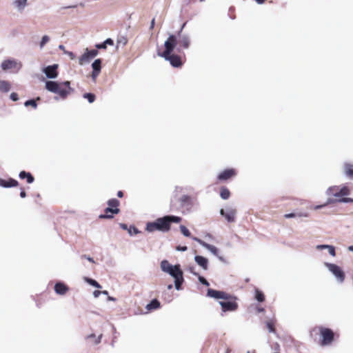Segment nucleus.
<instances>
[{
	"mask_svg": "<svg viewBox=\"0 0 353 353\" xmlns=\"http://www.w3.org/2000/svg\"><path fill=\"white\" fill-rule=\"evenodd\" d=\"M182 219L174 215H165L157 218L154 221L148 222L145 225V230L150 233L159 231L163 233L168 232L171 229L172 223H180Z\"/></svg>",
	"mask_w": 353,
	"mask_h": 353,
	"instance_id": "nucleus-1",
	"label": "nucleus"
},
{
	"mask_svg": "<svg viewBox=\"0 0 353 353\" xmlns=\"http://www.w3.org/2000/svg\"><path fill=\"white\" fill-rule=\"evenodd\" d=\"M160 267L163 272L168 274L174 279L176 290H180L184 281L183 272L181 270V265L179 264L172 265L168 261L163 260L161 262Z\"/></svg>",
	"mask_w": 353,
	"mask_h": 353,
	"instance_id": "nucleus-2",
	"label": "nucleus"
},
{
	"mask_svg": "<svg viewBox=\"0 0 353 353\" xmlns=\"http://www.w3.org/2000/svg\"><path fill=\"white\" fill-rule=\"evenodd\" d=\"M45 88L49 92L58 94L62 99H66L69 94V91L66 89H62L60 84L57 81H47L45 83Z\"/></svg>",
	"mask_w": 353,
	"mask_h": 353,
	"instance_id": "nucleus-3",
	"label": "nucleus"
},
{
	"mask_svg": "<svg viewBox=\"0 0 353 353\" xmlns=\"http://www.w3.org/2000/svg\"><path fill=\"white\" fill-rule=\"evenodd\" d=\"M327 269L334 275L338 283H343L345 281V274L341 267L334 263L325 262L324 263Z\"/></svg>",
	"mask_w": 353,
	"mask_h": 353,
	"instance_id": "nucleus-4",
	"label": "nucleus"
},
{
	"mask_svg": "<svg viewBox=\"0 0 353 353\" xmlns=\"http://www.w3.org/2000/svg\"><path fill=\"white\" fill-rule=\"evenodd\" d=\"M319 330L321 339L320 342L321 345L327 346L330 345L334 341V332L330 328L321 326L319 327Z\"/></svg>",
	"mask_w": 353,
	"mask_h": 353,
	"instance_id": "nucleus-5",
	"label": "nucleus"
},
{
	"mask_svg": "<svg viewBox=\"0 0 353 353\" xmlns=\"http://www.w3.org/2000/svg\"><path fill=\"white\" fill-rule=\"evenodd\" d=\"M177 45V37L174 34H170L164 43L165 50L163 52H158V56L169 55L172 53Z\"/></svg>",
	"mask_w": 353,
	"mask_h": 353,
	"instance_id": "nucleus-6",
	"label": "nucleus"
},
{
	"mask_svg": "<svg viewBox=\"0 0 353 353\" xmlns=\"http://www.w3.org/2000/svg\"><path fill=\"white\" fill-rule=\"evenodd\" d=\"M21 61L15 59H8L2 61L1 68L3 71L14 70V72H18L22 68Z\"/></svg>",
	"mask_w": 353,
	"mask_h": 353,
	"instance_id": "nucleus-7",
	"label": "nucleus"
},
{
	"mask_svg": "<svg viewBox=\"0 0 353 353\" xmlns=\"http://www.w3.org/2000/svg\"><path fill=\"white\" fill-rule=\"evenodd\" d=\"M179 203L182 212H190L194 205V199L190 196L183 194L179 198Z\"/></svg>",
	"mask_w": 353,
	"mask_h": 353,
	"instance_id": "nucleus-8",
	"label": "nucleus"
},
{
	"mask_svg": "<svg viewBox=\"0 0 353 353\" xmlns=\"http://www.w3.org/2000/svg\"><path fill=\"white\" fill-rule=\"evenodd\" d=\"M97 50H88L86 48L84 53L79 58V63L81 65L88 63L90 61L98 55Z\"/></svg>",
	"mask_w": 353,
	"mask_h": 353,
	"instance_id": "nucleus-9",
	"label": "nucleus"
},
{
	"mask_svg": "<svg viewBox=\"0 0 353 353\" xmlns=\"http://www.w3.org/2000/svg\"><path fill=\"white\" fill-rule=\"evenodd\" d=\"M207 295L211 298H214L215 299H223V300H228L230 299H233L232 296L223 292V291H219L216 290L214 289L209 288L207 292Z\"/></svg>",
	"mask_w": 353,
	"mask_h": 353,
	"instance_id": "nucleus-10",
	"label": "nucleus"
},
{
	"mask_svg": "<svg viewBox=\"0 0 353 353\" xmlns=\"http://www.w3.org/2000/svg\"><path fill=\"white\" fill-rule=\"evenodd\" d=\"M176 37H179V41H177V43H179L178 52H181V48L188 49L190 46V37L188 34H182L181 30L178 32Z\"/></svg>",
	"mask_w": 353,
	"mask_h": 353,
	"instance_id": "nucleus-11",
	"label": "nucleus"
},
{
	"mask_svg": "<svg viewBox=\"0 0 353 353\" xmlns=\"http://www.w3.org/2000/svg\"><path fill=\"white\" fill-rule=\"evenodd\" d=\"M192 239L196 242H198L202 247L207 249L208 251H210L213 255L217 256L219 260L223 261V259L222 256H219V250L214 245H210L203 241H202L200 239H198L197 237H193Z\"/></svg>",
	"mask_w": 353,
	"mask_h": 353,
	"instance_id": "nucleus-12",
	"label": "nucleus"
},
{
	"mask_svg": "<svg viewBox=\"0 0 353 353\" xmlns=\"http://www.w3.org/2000/svg\"><path fill=\"white\" fill-rule=\"evenodd\" d=\"M231 299H232L225 301H220L219 302L223 312H233L238 308V304L234 301H232Z\"/></svg>",
	"mask_w": 353,
	"mask_h": 353,
	"instance_id": "nucleus-13",
	"label": "nucleus"
},
{
	"mask_svg": "<svg viewBox=\"0 0 353 353\" xmlns=\"http://www.w3.org/2000/svg\"><path fill=\"white\" fill-rule=\"evenodd\" d=\"M58 64H53L44 67L42 72L48 79H55L58 76Z\"/></svg>",
	"mask_w": 353,
	"mask_h": 353,
	"instance_id": "nucleus-14",
	"label": "nucleus"
},
{
	"mask_svg": "<svg viewBox=\"0 0 353 353\" xmlns=\"http://www.w3.org/2000/svg\"><path fill=\"white\" fill-rule=\"evenodd\" d=\"M220 214L224 216L228 222L232 223L235 221L236 210L232 208H228L225 210L221 209Z\"/></svg>",
	"mask_w": 353,
	"mask_h": 353,
	"instance_id": "nucleus-15",
	"label": "nucleus"
},
{
	"mask_svg": "<svg viewBox=\"0 0 353 353\" xmlns=\"http://www.w3.org/2000/svg\"><path fill=\"white\" fill-rule=\"evenodd\" d=\"M165 59V61L170 62V65L174 68H179L182 65V61L179 56L170 53L169 55L161 56Z\"/></svg>",
	"mask_w": 353,
	"mask_h": 353,
	"instance_id": "nucleus-16",
	"label": "nucleus"
},
{
	"mask_svg": "<svg viewBox=\"0 0 353 353\" xmlns=\"http://www.w3.org/2000/svg\"><path fill=\"white\" fill-rule=\"evenodd\" d=\"M92 72L91 74L92 79L94 82L96 81V79L101 70V59H97L94 61L92 63Z\"/></svg>",
	"mask_w": 353,
	"mask_h": 353,
	"instance_id": "nucleus-17",
	"label": "nucleus"
},
{
	"mask_svg": "<svg viewBox=\"0 0 353 353\" xmlns=\"http://www.w3.org/2000/svg\"><path fill=\"white\" fill-rule=\"evenodd\" d=\"M236 175V172L234 168L225 169L218 175V179L225 181Z\"/></svg>",
	"mask_w": 353,
	"mask_h": 353,
	"instance_id": "nucleus-18",
	"label": "nucleus"
},
{
	"mask_svg": "<svg viewBox=\"0 0 353 353\" xmlns=\"http://www.w3.org/2000/svg\"><path fill=\"white\" fill-rule=\"evenodd\" d=\"M120 212V210L119 208H112L110 207H108L105 209V214H100L99 216V219H112L113 215L112 214H119Z\"/></svg>",
	"mask_w": 353,
	"mask_h": 353,
	"instance_id": "nucleus-19",
	"label": "nucleus"
},
{
	"mask_svg": "<svg viewBox=\"0 0 353 353\" xmlns=\"http://www.w3.org/2000/svg\"><path fill=\"white\" fill-rule=\"evenodd\" d=\"M12 6L19 12H22L28 5V0H12Z\"/></svg>",
	"mask_w": 353,
	"mask_h": 353,
	"instance_id": "nucleus-20",
	"label": "nucleus"
},
{
	"mask_svg": "<svg viewBox=\"0 0 353 353\" xmlns=\"http://www.w3.org/2000/svg\"><path fill=\"white\" fill-rule=\"evenodd\" d=\"M194 261L196 264L204 270H207L208 269V260L207 258L200 255H196L194 256Z\"/></svg>",
	"mask_w": 353,
	"mask_h": 353,
	"instance_id": "nucleus-21",
	"label": "nucleus"
},
{
	"mask_svg": "<svg viewBox=\"0 0 353 353\" xmlns=\"http://www.w3.org/2000/svg\"><path fill=\"white\" fill-rule=\"evenodd\" d=\"M18 185V181L14 179L10 178L8 180L0 179V186L8 188H12L16 187Z\"/></svg>",
	"mask_w": 353,
	"mask_h": 353,
	"instance_id": "nucleus-22",
	"label": "nucleus"
},
{
	"mask_svg": "<svg viewBox=\"0 0 353 353\" xmlns=\"http://www.w3.org/2000/svg\"><path fill=\"white\" fill-rule=\"evenodd\" d=\"M343 173L346 177H347L350 179H353V164L348 163V162L344 163Z\"/></svg>",
	"mask_w": 353,
	"mask_h": 353,
	"instance_id": "nucleus-23",
	"label": "nucleus"
},
{
	"mask_svg": "<svg viewBox=\"0 0 353 353\" xmlns=\"http://www.w3.org/2000/svg\"><path fill=\"white\" fill-rule=\"evenodd\" d=\"M351 190L349 186L344 185L342 187H339L338 192H336L334 194L335 197H341L343 196H347L350 194Z\"/></svg>",
	"mask_w": 353,
	"mask_h": 353,
	"instance_id": "nucleus-24",
	"label": "nucleus"
},
{
	"mask_svg": "<svg viewBox=\"0 0 353 353\" xmlns=\"http://www.w3.org/2000/svg\"><path fill=\"white\" fill-rule=\"evenodd\" d=\"M68 288L63 283L58 282L54 285V291L60 295L65 294L68 291Z\"/></svg>",
	"mask_w": 353,
	"mask_h": 353,
	"instance_id": "nucleus-25",
	"label": "nucleus"
},
{
	"mask_svg": "<svg viewBox=\"0 0 353 353\" xmlns=\"http://www.w3.org/2000/svg\"><path fill=\"white\" fill-rule=\"evenodd\" d=\"M316 248L319 250L327 249L331 256H335L336 255L335 248L333 245L322 244L316 245Z\"/></svg>",
	"mask_w": 353,
	"mask_h": 353,
	"instance_id": "nucleus-26",
	"label": "nucleus"
},
{
	"mask_svg": "<svg viewBox=\"0 0 353 353\" xmlns=\"http://www.w3.org/2000/svg\"><path fill=\"white\" fill-rule=\"evenodd\" d=\"M19 176L21 179H26L28 183H32L34 182V177L30 172L26 171H21L19 172Z\"/></svg>",
	"mask_w": 353,
	"mask_h": 353,
	"instance_id": "nucleus-27",
	"label": "nucleus"
},
{
	"mask_svg": "<svg viewBox=\"0 0 353 353\" xmlns=\"http://www.w3.org/2000/svg\"><path fill=\"white\" fill-rule=\"evenodd\" d=\"M161 306L160 302L157 299H152L148 304L146 305L145 309L148 311L157 310Z\"/></svg>",
	"mask_w": 353,
	"mask_h": 353,
	"instance_id": "nucleus-28",
	"label": "nucleus"
},
{
	"mask_svg": "<svg viewBox=\"0 0 353 353\" xmlns=\"http://www.w3.org/2000/svg\"><path fill=\"white\" fill-rule=\"evenodd\" d=\"M11 88L10 82L4 80L0 81V91L2 92H8Z\"/></svg>",
	"mask_w": 353,
	"mask_h": 353,
	"instance_id": "nucleus-29",
	"label": "nucleus"
},
{
	"mask_svg": "<svg viewBox=\"0 0 353 353\" xmlns=\"http://www.w3.org/2000/svg\"><path fill=\"white\" fill-rule=\"evenodd\" d=\"M230 192L227 188L222 187L221 188L220 196L223 199H224V200L228 199L230 197Z\"/></svg>",
	"mask_w": 353,
	"mask_h": 353,
	"instance_id": "nucleus-30",
	"label": "nucleus"
},
{
	"mask_svg": "<svg viewBox=\"0 0 353 353\" xmlns=\"http://www.w3.org/2000/svg\"><path fill=\"white\" fill-rule=\"evenodd\" d=\"M120 202L117 199H111L108 201V207L112 208H118Z\"/></svg>",
	"mask_w": 353,
	"mask_h": 353,
	"instance_id": "nucleus-31",
	"label": "nucleus"
},
{
	"mask_svg": "<svg viewBox=\"0 0 353 353\" xmlns=\"http://www.w3.org/2000/svg\"><path fill=\"white\" fill-rule=\"evenodd\" d=\"M255 299L259 301V302H263L265 300V296L263 293V292H261V290H259V289H256L255 290Z\"/></svg>",
	"mask_w": 353,
	"mask_h": 353,
	"instance_id": "nucleus-32",
	"label": "nucleus"
},
{
	"mask_svg": "<svg viewBox=\"0 0 353 353\" xmlns=\"http://www.w3.org/2000/svg\"><path fill=\"white\" fill-rule=\"evenodd\" d=\"M85 281L93 287H95L97 288H101V285L97 281L92 279L85 277Z\"/></svg>",
	"mask_w": 353,
	"mask_h": 353,
	"instance_id": "nucleus-33",
	"label": "nucleus"
},
{
	"mask_svg": "<svg viewBox=\"0 0 353 353\" xmlns=\"http://www.w3.org/2000/svg\"><path fill=\"white\" fill-rule=\"evenodd\" d=\"M296 216H303V217H307L308 216V214L307 213H300L299 214H296L295 213H289V214H285L284 215V217L285 219H291V218H294V217H296Z\"/></svg>",
	"mask_w": 353,
	"mask_h": 353,
	"instance_id": "nucleus-34",
	"label": "nucleus"
},
{
	"mask_svg": "<svg viewBox=\"0 0 353 353\" xmlns=\"http://www.w3.org/2000/svg\"><path fill=\"white\" fill-rule=\"evenodd\" d=\"M83 97L84 99H88V102L90 103H93L95 101V95L92 93H85L83 94Z\"/></svg>",
	"mask_w": 353,
	"mask_h": 353,
	"instance_id": "nucleus-35",
	"label": "nucleus"
},
{
	"mask_svg": "<svg viewBox=\"0 0 353 353\" xmlns=\"http://www.w3.org/2000/svg\"><path fill=\"white\" fill-rule=\"evenodd\" d=\"M338 189H339V186H336V185L331 186L327 189L326 194H327V195H329V196H330V195L334 196L335 192H338Z\"/></svg>",
	"mask_w": 353,
	"mask_h": 353,
	"instance_id": "nucleus-36",
	"label": "nucleus"
},
{
	"mask_svg": "<svg viewBox=\"0 0 353 353\" xmlns=\"http://www.w3.org/2000/svg\"><path fill=\"white\" fill-rule=\"evenodd\" d=\"M179 228H180V230H181V232L186 237H190V235H191V233L189 231V230L183 225H181L179 226Z\"/></svg>",
	"mask_w": 353,
	"mask_h": 353,
	"instance_id": "nucleus-37",
	"label": "nucleus"
},
{
	"mask_svg": "<svg viewBox=\"0 0 353 353\" xmlns=\"http://www.w3.org/2000/svg\"><path fill=\"white\" fill-rule=\"evenodd\" d=\"M50 41V37L48 35H44L41 38V40L39 43V47L41 49H43L45 45Z\"/></svg>",
	"mask_w": 353,
	"mask_h": 353,
	"instance_id": "nucleus-38",
	"label": "nucleus"
},
{
	"mask_svg": "<svg viewBox=\"0 0 353 353\" xmlns=\"http://www.w3.org/2000/svg\"><path fill=\"white\" fill-rule=\"evenodd\" d=\"M24 105L25 106H32L34 109H36L37 107V103L36 102V101L34 99H30V100H27L25 103H24Z\"/></svg>",
	"mask_w": 353,
	"mask_h": 353,
	"instance_id": "nucleus-39",
	"label": "nucleus"
},
{
	"mask_svg": "<svg viewBox=\"0 0 353 353\" xmlns=\"http://www.w3.org/2000/svg\"><path fill=\"white\" fill-rule=\"evenodd\" d=\"M141 232L135 227V226H130L128 229V233L130 235L132 234H139Z\"/></svg>",
	"mask_w": 353,
	"mask_h": 353,
	"instance_id": "nucleus-40",
	"label": "nucleus"
},
{
	"mask_svg": "<svg viewBox=\"0 0 353 353\" xmlns=\"http://www.w3.org/2000/svg\"><path fill=\"white\" fill-rule=\"evenodd\" d=\"M339 203H353V198L343 197L337 200Z\"/></svg>",
	"mask_w": 353,
	"mask_h": 353,
	"instance_id": "nucleus-41",
	"label": "nucleus"
},
{
	"mask_svg": "<svg viewBox=\"0 0 353 353\" xmlns=\"http://www.w3.org/2000/svg\"><path fill=\"white\" fill-rule=\"evenodd\" d=\"M197 276H198V279L201 283H202L203 285H204L205 286H209V285H210L209 282L203 276H202L199 274H198Z\"/></svg>",
	"mask_w": 353,
	"mask_h": 353,
	"instance_id": "nucleus-42",
	"label": "nucleus"
},
{
	"mask_svg": "<svg viewBox=\"0 0 353 353\" xmlns=\"http://www.w3.org/2000/svg\"><path fill=\"white\" fill-rule=\"evenodd\" d=\"M266 326L270 332H275V329L274 327L273 323H272L271 322H267Z\"/></svg>",
	"mask_w": 353,
	"mask_h": 353,
	"instance_id": "nucleus-43",
	"label": "nucleus"
},
{
	"mask_svg": "<svg viewBox=\"0 0 353 353\" xmlns=\"http://www.w3.org/2000/svg\"><path fill=\"white\" fill-rule=\"evenodd\" d=\"M194 266L193 265H189L188 268V270L192 274L197 276L199 274L194 271Z\"/></svg>",
	"mask_w": 353,
	"mask_h": 353,
	"instance_id": "nucleus-44",
	"label": "nucleus"
},
{
	"mask_svg": "<svg viewBox=\"0 0 353 353\" xmlns=\"http://www.w3.org/2000/svg\"><path fill=\"white\" fill-rule=\"evenodd\" d=\"M10 99H11L13 101H18V99H19L18 94H17L16 92H12V93L10 94Z\"/></svg>",
	"mask_w": 353,
	"mask_h": 353,
	"instance_id": "nucleus-45",
	"label": "nucleus"
},
{
	"mask_svg": "<svg viewBox=\"0 0 353 353\" xmlns=\"http://www.w3.org/2000/svg\"><path fill=\"white\" fill-rule=\"evenodd\" d=\"M95 47L97 49H105L107 48L104 42L96 44Z\"/></svg>",
	"mask_w": 353,
	"mask_h": 353,
	"instance_id": "nucleus-46",
	"label": "nucleus"
},
{
	"mask_svg": "<svg viewBox=\"0 0 353 353\" xmlns=\"http://www.w3.org/2000/svg\"><path fill=\"white\" fill-rule=\"evenodd\" d=\"M103 42L105 43L106 46L108 45L112 46L114 44L113 40L110 38L105 39Z\"/></svg>",
	"mask_w": 353,
	"mask_h": 353,
	"instance_id": "nucleus-47",
	"label": "nucleus"
},
{
	"mask_svg": "<svg viewBox=\"0 0 353 353\" xmlns=\"http://www.w3.org/2000/svg\"><path fill=\"white\" fill-rule=\"evenodd\" d=\"M82 258L83 259H86L88 261L91 262V263H95L94 260L93 258L90 257V256H87L85 254H83L81 256Z\"/></svg>",
	"mask_w": 353,
	"mask_h": 353,
	"instance_id": "nucleus-48",
	"label": "nucleus"
},
{
	"mask_svg": "<svg viewBox=\"0 0 353 353\" xmlns=\"http://www.w3.org/2000/svg\"><path fill=\"white\" fill-rule=\"evenodd\" d=\"M103 335L100 334L98 337L94 339V344L98 345L101 343Z\"/></svg>",
	"mask_w": 353,
	"mask_h": 353,
	"instance_id": "nucleus-49",
	"label": "nucleus"
},
{
	"mask_svg": "<svg viewBox=\"0 0 353 353\" xmlns=\"http://www.w3.org/2000/svg\"><path fill=\"white\" fill-rule=\"evenodd\" d=\"M176 249L177 251L185 252L187 250L188 248L187 246L178 245Z\"/></svg>",
	"mask_w": 353,
	"mask_h": 353,
	"instance_id": "nucleus-50",
	"label": "nucleus"
},
{
	"mask_svg": "<svg viewBox=\"0 0 353 353\" xmlns=\"http://www.w3.org/2000/svg\"><path fill=\"white\" fill-rule=\"evenodd\" d=\"M65 85V86L68 87V90L69 92H70V90H72V89H71V88H70V81H64V82L61 83L60 84V85Z\"/></svg>",
	"mask_w": 353,
	"mask_h": 353,
	"instance_id": "nucleus-51",
	"label": "nucleus"
},
{
	"mask_svg": "<svg viewBox=\"0 0 353 353\" xmlns=\"http://www.w3.org/2000/svg\"><path fill=\"white\" fill-rule=\"evenodd\" d=\"M100 294H101V291L99 290H95L93 292V295L96 298L99 297Z\"/></svg>",
	"mask_w": 353,
	"mask_h": 353,
	"instance_id": "nucleus-52",
	"label": "nucleus"
},
{
	"mask_svg": "<svg viewBox=\"0 0 353 353\" xmlns=\"http://www.w3.org/2000/svg\"><path fill=\"white\" fill-rule=\"evenodd\" d=\"M119 225H120L121 228H122L123 230H128V225L126 224H125V223H120Z\"/></svg>",
	"mask_w": 353,
	"mask_h": 353,
	"instance_id": "nucleus-53",
	"label": "nucleus"
},
{
	"mask_svg": "<svg viewBox=\"0 0 353 353\" xmlns=\"http://www.w3.org/2000/svg\"><path fill=\"white\" fill-rule=\"evenodd\" d=\"M72 59H74L75 56L73 52H65Z\"/></svg>",
	"mask_w": 353,
	"mask_h": 353,
	"instance_id": "nucleus-54",
	"label": "nucleus"
},
{
	"mask_svg": "<svg viewBox=\"0 0 353 353\" xmlns=\"http://www.w3.org/2000/svg\"><path fill=\"white\" fill-rule=\"evenodd\" d=\"M274 349L275 351L279 352L280 350V346L278 343H275L274 345Z\"/></svg>",
	"mask_w": 353,
	"mask_h": 353,
	"instance_id": "nucleus-55",
	"label": "nucleus"
},
{
	"mask_svg": "<svg viewBox=\"0 0 353 353\" xmlns=\"http://www.w3.org/2000/svg\"><path fill=\"white\" fill-rule=\"evenodd\" d=\"M326 204H327V203H325V204H323V205H316V206L314 207V210H319V209H321V208H323L324 206H325V205H326Z\"/></svg>",
	"mask_w": 353,
	"mask_h": 353,
	"instance_id": "nucleus-56",
	"label": "nucleus"
},
{
	"mask_svg": "<svg viewBox=\"0 0 353 353\" xmlns=\"http://www.w3.org/2000/svg\"><path fill=\"white\" fill-rule=\"evenodd\" d=\"M20 196L21 198H25L26 196V193L24 190H21L20 192Z\"/></svg>",
	"mask_w": 353,
	"mask_h": 353,
	"instance_id": "nucleus-57",
	"label": "nucleus"
},
{
	"mask_svg": "<svg viewBox=\"0 0 353 353\" xmlns=\"http://www.w3.org/2000/svg\"><path fill=\"white\" fill-rule=\"evenodd\" d=\"M96 338V336L94 334H89L88 336H87L86 339H95Z\"/></svg>",
	"mask_w": 353,
	"mask_h": 353,
	"instance_id": "nucleus-58",
	"label": "nucleus"
},
{
	"mask_svg": "<svg viewBox=\"0 0 353 353\" xmlns=\"http://www.w3.org/2000/svg\"><path fill=\"white\" fill-rule=\"evenodd\" d=\"M123 192H122V191H119V192H117V196H118V197L121 198V197H123Z\"/></svg>",
	"mask_w": 353,
	"mask_h": 353,
	"instance_id": "nucleus-59",
	"label": "nucleus"
},
{
	"mask_svg": "<svg viewBox=\"0 0 353 353\" xmlns=\"http://www.w3.org/2000/svg\"><path fill=\"white\" fill-rule=\"evenodd\" d=\"M154 26V19H153L151 21V23H150V29H152Z\"/></svg>",
	"mask_w": 353,
	"mask_h": 353,
	"instance_id": "nucleus-60",
	"label": "nucleus"
},
{
	"mask_svg": "<svg viewBox=\"0 0 353 353\" xmlns=\"http://www.w3.org/2000/svg\"><path fill=\"white\" fill-rule=\"evenodd\" d=\"M257 311L258 312H265V309L263 307H258Z\"/></svg>",
	"mask_w": 353,
	"mask_h": 353,
	"instance_id": "nucleus-61",
	"label": "nucleus"
},
{
	"mask_svg": "<svg viewBox=\"0 0 353 353\" xmlns=\"http://www.w3.org/2000/svg\"><path fill=\"white\" fill-rule=\"evenodd\" d=\"M256 2L259 4H262L264 3L265 0H255Z\"/></svg>",
	"mask_w": 353,
	"mask_h": 353,
	"instance_id": "nucleus-62",
	"label": "nucleus"
},
{
	"mask_svg": "<svg viewBox=\"0 0 353 353\" xmlns=\"http://www.w3.org/2000/svg\"><path fill=\"white\" fill-rule=\"evenodd\" d=\"M230 352H231L230 348V347H227L226 350H225V353H230Z\"/></svg>",
	"mask_w": 353,
	"mask_h": 353,
	"instance_id": "nucleus-63",
	"label": "nucleus"
},
{
	"mask_svg": "<svg viewBox=\"0 0 353 353\" xmlns=\"http://www.w3.org/2000/svg\"><path fill=\"white\" fill-rule=\"evenodd\" d=\"M348 250H349L350 251L353 252V245H350V246H349V247H348Z\"/></svg>",
	"mask_w": 353,
	"mask_h": 353,
	"instance_id": "nucleus-64",
	"label": "nucleus"
}]
</instances>
